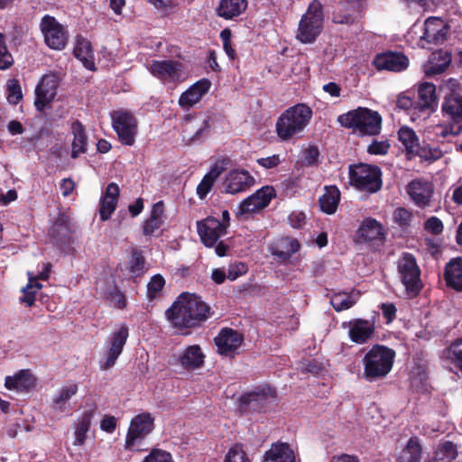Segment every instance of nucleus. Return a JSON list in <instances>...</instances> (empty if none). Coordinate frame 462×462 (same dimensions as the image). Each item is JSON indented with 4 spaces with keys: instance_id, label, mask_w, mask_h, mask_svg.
<instances>
[{
    "instance_id": "nucleus-7",
    "label": "nucleus",
    "mask_w": 462,
    "mask_h": 462,
    "mask_svg": "<svg viewBox=\"0 0 462 462\" xmlns=\"http://www.w3.org/2000/svg\"><path fill=\"white\" fill-rule=\"evenodd\" d=\"M322 25V5L319 1L313 0L300 21L297 38L303 43H310L320 33Z\"/></svg>"
},
{
    "instance_id": "nucleus-46",
    "label": "nucleus",
    "mask_w": 462,
    "mask_h": 462,
    "mask_svg": "<svg viewBox=\"0 0 462 462\" xmlns=\"http://www.w3.org/2000/svg\"><path fill=\"white\" fill-rule=\"evenodd\" d=\"M359 291H351L350 293L339 292L333 295L330 303L336 311H342L350 309L359 299Z\"/></svg>"
},
{
    "instance_id": "nucleus-27",
    "label": "nucleus",
    "mask_w": 462,
    "mask_h": 462,
    "mask_svg": "<svg viewBox=\"0 0 462 462\" xmlns=\"http://www.w3.org/2000/svg\"><path fill=\"white\" fill-rule=\"evenodd\" d=\"M177 360L183 369L192 371L204 365L205 355L199 345H192L183 349Z\"/></svg>"
},
{
    "instance_id": "nucleus-45",
    "label": "nucleus",
    "mask_w": 462,
    "mask_h": 462,
    "mask_svg": "<svg viewBox=\"0 0 462 462\" xmlns=\"http://www.w3.org/2000/svg\"><path fill=\"white\" fill-rule=\"evenodd\" d=\"M340 199V192L335 186L326 189L325 193L319 198L320 208L327 214L336 212Z\"/></svg>"
},
{
    "instance_id": "nucleus-63",
    "label": "nucleus",
    "mask_w": 462,
    "mask_h": 462,
    "mask_svg": "<svg viewBox=\"0 0 462 462\" xmlns=\"http://www.w3.org/2000/svg\"><path fill=\"white\" fill-rule=\"evenodd\" d=\"M380 308L383 317L387 319V323L392 322L395 319L397 309L394 304L383 303Z\"/></svg>"
},
{
    "instance_id": "nucleus-20",
    "label": "nucleus",
    "mask_w": 462,
    "mask_h": 462,
    "mask_svg": "<svg viewBox=\"0 0 462 462\" xmlns=\"http://www.w3.org/2000/svg\"><path fill=\"white\" fill-rule=\"evenodd\" d=\"M448 26L439 17H429L424 23L423 34L420 40L428 43L439 44L447 39Z\"/></svg>"
},
{
    "instance_id": "nucleus-50",
    "label": "nucleus",
    "mask_w": 462,
    "mask_h": 462,
    "mask_svg": "<svg viewBox=\"0 0 462 462\" xmlns=\"http://www.w3.org/2000/svg\"><path fill=\"white\" fill-rule=\"evenodd\" d=\"M23 98L22 88L17 79H11L7 83V100L10 104L17 105Z\"/></svg>"
},
{
    "instance_id": "nucleus-12",
    "label": "nucleus",
    "mask_w": 462,
    "mask_h": 462,
    "mask_svg": "<svg viewBox=\"0 0 462 462\" xmlns=\"http://www.w3.org/2000/svg\"><path fill=\"white\" fill-rule=\"evenodd\" d=\"M46 45L52 50H62L68 42L64 27L52 16L44 15L40 23Z\"/></svg>"
},
{
    "instance_id": "nucleus-55",
    "label": "nucleus",
    "mask_w": 462,
    "mask_h": 462,
    "mask_svg": "<svg viewBox=\"0 0 462 462\" xmlns=\"http://www.w3.org/2000/svg\"><path fill=\"white\" fill-rule=\"evenodd\" d=\"M412 218V213L404 208H398L393 212V219L401 226H409Z\"/></svg>"
},
{
    "instance_id": "nucleus-17",
    "label": "nucleus",
    "mask_w": 462,
    "mask_h": 462,
    "mask_svg": "<svg viewBox=\"0 0 462 462\" xmlns=\"http://www.w3.org/2000/svg\"><path fill=\"white\" fill-rule=\"evenodd\" d=\"M344 328H348V337L356 344H365L374 334V323L368 319H355L342 324Z\"/></svg>"
},
{
    "instance_id": "nucleus-15",
    "label": "nucleus",
    "mask_w": 462,
    "mask_h": 462,
    "mask_svg": "<svg viewBox=\"0 0 462 462\" xmlns=\"http://www.w3.org/2000/svg\"><path fill=\"white\" fill-rule=\"evenodd\" d=\"M254 184V178L245 170H234L229 171L223 183L222 192L235 195L245 192Z\"/></svg>"
},
{
    "instance_id": "nucleus-21",
    "label": "nucleus",
    "mask_w": 462,
    "mask_h": 462,
    "mask_svg": "<svg viewBox=\"0 0 462 462\" xmlns=\"http://www.w3.org/2000/svg\"><path fill=\"white\" fill-rule=\"evenodd\" d=\"M51 269V263H44L43 270L37 274L28 272V284L22 289L23 296L20 301L25 303L27 306H32L35 301V293L42 289V285L39 282L40 280L46 281L50 277Z\"/></svg>"
},
{
    "instance_id": "nucleus-23",
    "label": "nucleus",
    "mask_w": 462,
    "mask_h": 462,
    "mask_svg": "<svg viewBox=\"0 0 462 462\" xmlns=\"http://www.w3.org/2000/svg\"><path fill=\"white\" fill-rule=\"evenodd\" d=\"M57 84L52 76H44L35 88L34 105L39 111H42L55 97Z\"/></svg>"
},
{
    "instance_id": "nucleus-3",
    "label": "nucleus",
    "mask_w": 462,
    "mask_h": 462,
    "mask_svg": "<svg viewBox=\"0 0 462 462\" xmlns=\"http://www.w3.org/2000/svg\"><path fill=\"white\" fill-rule=\"evenodd\" d=\"M395 352L387 346L374 345L363 357L364 378L374 382L385 377L393 368Z\"/></svg>"
},
{
    "instance_id": "nucleus-58",
    "label": "nucleus",
    "mask_w": 462,
    "mask_h": 462,
    "mask_svg": "<svg viewBox=\"0 0 462 462\" xmlns=\"http://www.w3.org/2000/svg\"><path fill=\"white\" fill-rule=\"evenodd\" d=\"M319 157V151L317 146H309L303 152L304 163L308 166L315 165L318 163Z\"/></svg>"
},
{
    "instance_id": "nucleus-38",
    "label": "nucleus",
    "mask_w": 462,
    "mask_h": 462,
    "mask_svg": "<svg viewBox=\"0 0 462 462\" xmlns=\"http://www.w3.org/2000/svg\"><path fill=\"white\" fill-rule=\"evenodd\" d=\"M246 7L247 0H221L217 13L225 19H233L243 14Z\"/></svg>"
},
{
    "instance_id": "nucleus-10",
    "label": "nucleus",
    "mask_w": 462,
    "mask_h": 462,
    "mask_svg": "<svg viewBox=\"0 0 462 462\" xmlns=\"http://www.w3.org/2000/svg\"><path fill=\"white\" fill-rule=\"evenodd\" d=\"M112 125L120 142L125 145H133L137 134V120L127 110L119 109L111 113Z\"/></svg>"
},
{
    "instance_id": "nucleus-56",
    "label": "nucleus",
    "mask_w": 462,
    "mask_h": 462,
    "mask_svg": "<svg viewBox=\"0 0 462 462\" xmlns=\"http://www.w3.org/2000/svg\"><path fill=\"white\" fill-rule=\"evenodd\" d=\"M283 243L285 244L286 251H282L277 254L279 257L283 259L289 258L291 254L297 253L300 248V243L295 238H286Z\"/></svg>"
},
{
    "instance_id": "nucleus-33",
    "label": "nucleus",
    "mask_w": 462,
    "mask_h": 462,
    "mask_svg": "<svg viewBox=\"0 0 462 462\" xmlns=\"http://www.w3.org/2000/svg\"><path fill=\"white\" fill-rule=\"evenodd\" d=\"M73 140L71 143V157L77 159L88 151V136L83 125L75 121L71 125Z\"/></svg>"
},
{
    "instance_id": "nucleus-48",
    "label": "nucleus",
    "mask_w": 462,
    "mask_h": 462,
    "mask_svg": "<svg viewBox=\"0 0 462 462\" xmlns=\"http://www.w3.org/2000/svg\"><path fill=\"white\" fill-rule=\"evenodd\" d=\"M445 356L462 372V338L456 340L446 349Z\"/></svg>"
},
{
    "instance_id": "nucleus-57",
    "label": "nucleus",
    "mask_w": 462,
    "mask_h": 462,
    "mask_svg": "<svg viewBox=\"0 0 462 462\" xmlns=\"http://www.w3.org/2000/svg\"><path fill=\"white\" fill-rule=\"evenodd\" d=\"M247 272V266L244 263H235L229 265L227 278L230 281H235L238 277L245 274Z\"/></svg>"
},
{
    "instance_id": "nucleus-8",
    "label": "nucleus",
    "mask_w": 462,
    "mask_h": 462,
    "mask_svg": "<svg viewBox=\"0 0 462 462\" xmlns=\"http://www.w3.org/2000/svg\"><path fill=\"white\" fill-rule=\"evenodd\" d=\"M129 337V328L126 324H120L106 338L104 350L99 361L101 370L112 368L119 356L122 354L124 346Z\"/></svg>"
},
{
    "instance_id": "nucleus-60",
    "label": "nucleus",
    "mask_w": 462,
    "mask_h": 462,
    "mask_svg": "<svg viewBox=\"0 0 462 462\" xmlns=\"http://www.w3.org/2000/svg\"><path fill=\"white\" fill-rule=\"evenodd\" d=\"M424 228L433 235H439L443 231V224L437 217H431L425 222Z\"/></svg>"
},
{
    "instance_id": "nucleus-39",
    "label": "nucleus",
    "mask_w": 462,
    "mask_h": 462,
    "mask_svg": "<svg viewBox=\"0 0 462 462\" xmlns=\"http://www.w3.org/2000/svg\"><path fill=\"white\" fill-rule=\"evenodd\" d=\"M69 233L70 230L67 217L63 214H60L50 228V236L55 244L61 245L69 239Z\"/></svg>"
},
{
    "instance_id": "nucleus-54",
    "label": "nucleus",
    "mask_w": 462,
    "mask_h": 462,
    "mask_svg": "<svg viewBox=\"0 0 462 462\" xmlns=\"http://www.w3.org/2000/svg\"><path fill=\"white\" fill-rule=\"evenodd\" d=\"M224 462H249L245 452L239 445H235L227 452Z\"/></svg>"
},
{
    "instance_id": "nucleus-30",
    "label": "nucleus",
    "mask_w": 462,
    "mask_h": 462,
    "mask_svg": "<svg viewBox=\"0 0 462 462\" xmlns=\"http://www.w3.org/2000/svg\"><path fill=\"white\" fill-rule=\"evenodd\" d=\"M95 410L84 411L74 421V446H83L87 439V434L90 430Z\"/></svg>"
},
{
    "instance_id": "nucleus-49",
    "label": "nucleus",
    "mask_w": 462,
    "mask_h": 462,
    "mask_svg": "<svg viewBox=\"0 0 462 462\" xmlns=\"http://www.w3.org/2000/svg\"><path fill=\"white\" fill-rule=\"evenodd\" d=\"M144 257L141 252L134 250L129 261V271L133 276H139L144 270Z\"/></svg>"
},
{
    "instance_id": "nucleus-4",
    "label": "nucleus",
    "mask_w": 462,
    "mask_h": 462,
    "mask_svg": "<svg viewBox=\"0 0 462 462\" xmlns=\"http://www.w3.org/2000/svg\"><path fill=\"white\" fill-rule=\"evenodd\" d=\"M337 122L346 128L353 129L362 135H375L381 131L382 117L371 109L358 107L342 114Z\"/></svg>"
},
{
    "instance_id": "nucleus-51",
    "label": "nucleus",
    "mask_w": 462,
    "mask_h": 462,
    "mask_svg": "<svg viewBox=\"0 0 462 462\" xmlns=\"http://www.w3.org/2000/svg\"><path fill=\"white\" fill-rule=\"evenodd\" d=\"M165 281L160 274H156L152 277L147 284V295L150 300L155 299L162 291Z\"/></svg>"
},
{
    "instance_id": "nucleus-13",
    "label": "nucleus",
    "mask_w": 462,
    "mask_h": 462,
    "mask_svg": "<svg viewBox=\"0 0 462 462\" xmlns=\"http://www.w3.org/2000/svg\"><path fill=\"white\" fill-rule=\"evenodd\" d=\"M153 421V418L148 412H143L134 417L127 431L125 448L132 449L149 435L154 428Z\"/></svg>"
},
{
    "instance_id": "nucleus-24",
    "label": "nucleus",
    "mask_w": 462,
    "mask_h": 462,
    "mask_svg": "<svg viewBox=\"0 0 462 462\" xmlns=\"http://www.w3.org/2000/svg\"><path fill=\"white\" fill-rule=\"evenodd\" d=\"M210 87L211 82L207 79L197 81L180 95L179 98L180 106L183 109H189L200 101Z\"/></svg>"
},
{
    "instance_id": "nucleus-31",
    "label": "nucleus",
    "mask_w": 462,
    "mask_h": 462,
    "mask_svg": "<svg viewBox=\"0 0 462 462\" xmlns=\"http://www.w3.org/2000/svg\"><path fill=\"white\" fill-rule=\"evenodd\" d=\"M5 385L8 390L27 392L34 387L35 378L29 370H21L13 376H6Z\"/></svg>"
},
{
    "instance_id": "nucleus-25",
    "label": "nucleus",
    "mask_w": 462,
    "mask_h": 462,
    "mask_svg": "<svg viewBox=\"0 0 462 462\" xmlns=\"http://www.w3.org/2000/svg\"><path fill=\"white\" fill-rule=\"evenodd\" d=\"M462 132V123L440 124L430 126L427 129V136L430 140L445 143H450L452 138Z\"/></svg>"
},
{
    "instance_id": "nucleus-41",
    "label": "nucleus",
    "mask_w": 462,
    "mask_h": 462,
    "mask_svg": "<svg viewBox=\"0 0 462 462\" xmlns=\"http://www.w3.org/2000/svg\"><path fill=\"white\" fill-rule=\"evenodd\" d=\"M458 456L457 446L449 440L440 441L432 457L434 462H452Z\"/></svg>"
},
{
    "instance_id": "nucleus-37",
    "label": "nucleus",
    "mask_w": 462,
    "mask_h": 462,
    "mask_svg": "<svg viewBox=\"0 0 462 462\" xmlns=\"http://www.w3.org/2000/svg\"><path fill=\"white\" fill-rule=\"evenodd\" d=\"M163 203L159 201L152 206L151 215L143 226V233L146 236H156L162 225Z\"/></svg>"
},
{
    "instance_id": "nucleus-43",
    "label": "nucleus",
    "mask_w": 462,
    "mask_h": 462,
    "mask_svg": "<svg viewBox=\"0 0 462 462\" xmlns=\"http://www.w3.org/2000/svg\"><path fill=\"white\" fill-rule=\"evenodd\" d=\"M451 62V55L447 51H439L431 54L430 64L427 68V74L436 75L446 70Z\"/></svg>"
},
{
    "instance_id": "nucleus-53",
    "label": "nucleus",
    "mask_w": 462,
    "mask_h": 462,
    "mask_svg": "<svg viewBox=\"0 0 462 462\" xmlns=\"http://www.w3.org/2000/svg\"><path fill=\"white\" fill-rule=\"evenodd\" d=\"M14 63V59L7 50L5 36L0 32V69H6Z\"/></svg>"
},
{
    "instance_id": "nucleus-16",
    "label": "nucleus",
    "mask_w": 462,
    "mask_h": 462,
    "mask_svg": "<svg viewBox=\"0 0 462 462\" xmlns=\"http://www.w3.org/2000/svg\"><path fill=\"white\" fill-rule=\"evenodd\" d=\"M197 228L202 243L208 247L214 246L226 233L225 224H221L220 220L213 217L197 222Z\"/></svg>"
},
{
    "instance_id": "nucleus-59",
    "label": "nucleus",
    "mask_w": 462,
    "mask_h": 462,
    "mask_svg": "<svg viewBox=\"0 0 462 462\" xmlns=\"http://www.w3.org/2000/svg\"><path fill=\"white\" fill-rule=\"evenodd\" d=\"M390 144L385 141H374L367 148V152L371 154L384 155L388 152Z\"/></svg>"
},
{
    "instance_id": "nucleus-62",
    "label": "nucleus",
    "mask_w": 462,
    "mask_h": 462,
    "mask_svg": "<svg viewBox=\"0 0 462 462\" xmlns=\"http://www.w3.org/2000/svg\"><path fill=\"white\" fill-rule=\"evenodd\" d=\"M281 162L280 156L273 154L269 157L260 158L257 160V163L265 169H272L278 166Z\"/></svg>"
},
{
    "instance_id": "nucleus-44",
    "label": "nucleus",
    "mask_w": 462,
    "mask_h": 462,
    "mask_svg": "<svg viewBox=\"0 0 462 462\" xmlns=\"http://www.w3.org/2000/svg\"><path fill=\"white\" fill-rule=\"evenodd\" d=\"M223 171V168L215 163L209 170V171L204 175L203 179L197 187V194L199 199H204L211 190V188L217 179L220 176Z\"/></svg>"
},
{
    "instance_id": "nucleus-36",
    "label": "nucleus",
    "mask_w": 462,
    "mask_h": 462,
    "mask_svg": "<svg viewBox=\"0 0 462 462\" xmlns=\"http://www.w3.org/2000/svg\"><path fill=\"white\" fill-rule=\"evenodd\" d=\"M442 111L452 123H462V97L457 93H450L445 97Z\"/></svg>"
},
{
    "instance_id": "nucleus-26",
    "label": "nucleus",
    "mask_w": 462,
    "mask_h": 462,
    "mask_svg": "<svg viewBox=\"0 0 462 462\" xmlns=\"http://www.w3.org/2000/svg\"><path fill=\"white\" fill-rule=\"evenodd\" d=\"M437 103L436 87L430 82H422L418 86V101L414 110L424 113L426 116L433 111Z\"/></svg>"
},
{
    "instance_id": "nucleus-35",
    "label": "nucleus",
    "mask_w": 462,
    "mask_h": 462,
    "mask_svg": "<svg viewBox=\"0 0 462 462\" xmlns=\"http://www.w3.org/2000/svg\"><path fill=\"white\" fill-rule=\"evenodd\" d=\"M444 278L448 286L457 291H462V258L453 259L447 263Z\"/></svg>"
},
{
    "instance_id": "nucleus-11",
    "label": "nucleus",
    "mask_w": 462,
    "mask_h": 462,
    "mask_svg": "<svg viewBox=\"0 0 462 462\" xmlns=\"http://www.w3.org/2000/svg\"><path fill=\"white\" fill-rule=\"evenodd\" d=\"M275 196V189L272 186H264L259 189L240 203L236 216L238 217H248L253 214L261 212Z\"/></svg>"
},
{
    "instance_id": "nucleus-19",
    "label": "nucleus",
    "mask_w": 462,
    "mask_h": 462,
    "mask_svg": "<svg viewBox=\"0 0 462 462\" xmlns=\"http://www.w3.org/2000/svg\"><path fill=\"white\" fill-rule=\"evenodd\" d=\"M274 398L275 391L270 386H263L243 394L240 397V402L245 408L261 411Z\"/></svg>"
},
{
    "instance_id": "nucleus-18",
    "label": "nucleus",
    "mask_w": 462,
    "mask_h": 462,
    "mask_svg": "<svg viewBox=\"0 0 462 462\" xmlns=\"http://www.w3.org/2000/svg\"><path fill=\"white\" fill-rule=\"evenodd\" d=\"M378 70L401 72L409 66V59L402 52L388 51L377 54L373 61Z\"/></svg>"
},
{
    "instance_id": "nucleus-9",
    "label": "nucleus",
    "mask_w": 462,
    "mask_h": 462,
    "mask_svg": "<svg viewBox=\"0 0 462 462\" xmlns=\"http://www.w3.org/2000/svg\"><path fill=\"white\" fill-rule=\"evenodd\" d=\"M349 179L356 188L369 192H376L382 186L379 168L368 164L350 166Z\"/></svg>"
},
{
    "instance_id": "nucleus-5",
    "label": "nucleus",
    "mask_w": 462,
    "mask_h": 462,
    "mask_svg": "<svg viewBox=\"0 0 462 462\" xmlns=\"http://www.w3.org/2000/svg\"><path fill=\"white\" fill-rule=\"evenodd\" d=\"M397 271L406 295L415 298L423 287L416 258L410 253H403L397 262Z\"/></svg>"
},
{
    "instance_id": "nucleus-29",
    "label": "nucleus",
    "mask_w": 462,
    "mask_h": 462,
    "mask_svg": "<svg viewBox=\"0 0 462 462\" xmlns=\"http://www.w3.org/2000/svg\"><path fill=\"white\" fill-rule=\"evenodd\" d=\"M119 187L115 182L107 185L105 194L101 197L99 202L100 218L106 221L110 218L115 211L119 196Z\"/></svg>"
},
{
    "instance_id": "nucleus-28",
    "label": "nucleus",
    "mask_w": 462,
    "mask_h": 462,
    "mask_svg": "<svg viewBox=\"0 0 462 462\" xmlns=\"http://www.w3.org/2000/svg\"><path fill=\"white\" fill-rule=\"evenodd\" d=\"M79 391L78 383L69 382L59 387L51 398V406L58 411H65L69 407V401Z\"/></svg>"
},
{
    "instance_id": "nucleus-61",
    "label": "nucleus",
    "mask_w": 462,
    "mask_h": 462,
    "mask_svg": "<svg viewBox=\"0 0 462 462\" xmlns=\"http://www.w3.org/2000/svg\"><path fill=\"white\" fill-rule=\"evenodd\" d=\"M288 220L293 228H300L306 223V216L303 212L293 211L289 215Z\"/></svg>"
},
{
    "instance_id": "nucleus-64",
    "label": "nucleus",
    "mask_w": 462,
    "mask_h": 462,
    "mask_svg": "<svg viewBox=\"0 0 462 462\" xmlns=\"http://www.w3.org/2000/svg\"><path fill=\"white\" fill-rule=\"evenodd\" d=\"M116 428V419L114 416H106L100 423V429L106 432L112 433Z\"/></svg>"
},
{
    "instance_id": "nucleus-22",
    "label": "nucleus",
    "mask_w": 462,
    "mask_h": 462,
    "mask_svg": "<svg viewBox=\"0 0 462 462\" xmlns=\"http://www.w3.org/2000/svg\"><path fill=\"white\" fill-rule=\"evenodd\" d=\"M217 352L229 356L236 352L243 342V337L232 328H223L215 337Z\"/></svg>"
},
{
    "instance_id": "nucleus-2",
    "label": "nucleus",
    "mask_w": 462,
    "mask_h": 462,
    "mask_svg": "<svg viewBox=\"0 0 462 462\" xmlns=\"http://www.w3.org/2000/svg\"><path fill=\"white\" fill-rule=\"evenodd\" d=\"M312 117V110L304 104H298L284 111L276 122L277 135L287 141L297 136L309 125Z\"/></svg>"
},
{
    "instance_id": "nucleus-6",
    "label": "nucleus",
    "mask_w": 462,
    "mask_h": 462,
    "mask_svg": "<svg viewBox=\"0 0 462 462\" xmlns=\"http://www.w3.org/2000/svg\"><path fill=\"white\" fill-rule=\"evenodd\" d=\"M146 69L163 84H179L186 80L188 74L181 62L174 60H152Z\"/></svg>"
},
{
    "instance_id": "nucleus-14",
    "label": "nucleus",
    "mask_w": 462,
    "mask_h": 462,
    "mask_svg": "<svg viewBox=\"0 0 462 462\" xmlns=\"http://www.w3.org/2000/svg\"><path fill=\"white\" fill-rule=\"evenodd\" d=\"M406 191L417 207L425 208L430 206L434 186L425 179L417 178L409 182Z\"/></svg>"
},
{
    "instance_id": "nucleus-1",
    "label": "nucleus",
    "mask_w": 462,
    "mask_h": 462,
    "mask_svg": "<svg viewBox=\"0 0 462 462\" xmlns=\"http://www.w3.org/2000/svg\"><path fill=\"white\" fill-rule=\"evenodd\" d=\"M172 327L182 329L199 326L210 317V308L199 296L183 292L165 312Z\"/></svg>"
},
{
    "instance_id": "nucleus-47",
    "label": "nucleus",
    "mask_w": 462,
    "mask_h": 462,
    "mask_svg": "<svg viewBox=\"0 0 462 462\" xmlns=\"http://www.w3.org/2000/svg\"><path fill=\"white\" fill-rule=\"evenodd\" d=\"M399 141L403 144L408 152H416L419 148V139L415 132L408 127L402 126L398 132Z\"/></svg>"
},
{
    "instance_id": "nucleus-52",
    "label": "nucleus",
    "mask_w": 462,
    "mask_h": 462,
    "mask_svg": "<svg viewBox=\"0 0 462 462\" xmlns=\"http://www.w3.org/2000/svg\"><path fill=\"white\" fill-rule=\"evenodd\" d=\"M142 462H175L171 454L162 448H152Z\"/></svg>"
},
{
    "instance_id": "nucleus-34",
    "label": "nucleus",
    "mask_w": 462,
    "mask_h": 462,
    "mask_svg": "<svg viewBox=\"0 0 462 462\" xmlns=\"http://www.w3.org/2000/svg\"><path fill=\"white\" fill-rule=\"evenodd\" d=\"M75 57L82 62L88 69H95L94 53L91 43L88 40L82 36H78L76 45L74 47Z\"/></svg>"
},
{
    "instance_id": "nucleus-40",
    "label": "nucleus",
    "mask_w": 462,
    "mask_h": 462,
    "mask_svg": "<svg viewBox=\"0 0 462 462\" xmlns=\"http://www.w3.org/2000/svg\"><path fill=\"white\" fill-rule=\"evenodd\" d=\"M422 447L416 438H411L405 447L397 454V462H420Z\"/></svg>"
},
{
    "instance_id": "nucleus-32",
    "label": "nucleus",
    "mask_w": 462,
    "mask_h": 462,
    "mask_svg": "<svg viewBox=\"0 0 462 462\" xmlns=\"http://www.w3.org/2000/svg\"><path fill=\"white\" fill-rule=\"evenodd\" d=\"M263 462H296L294 451L287 443L278 442L264 453Z\"/></svg>"
},
{
    "instance_id": "nucleus-42",
    "label": "nucleus",
    "mask_w": 462,
    "mask_h": 462,
    "mask_svg": "<svg viewBox=\"0 0 462 462\" xmlns=\"http://www.w3.org/2000/svg\"><path fill=\"white\" fill-rule=\"evenodd\" d=\"M357 234L363 241H373L382 237L383 227L375 219L366 218L361 224Z\"/></svg>"
}]
</instances>
